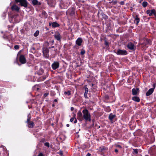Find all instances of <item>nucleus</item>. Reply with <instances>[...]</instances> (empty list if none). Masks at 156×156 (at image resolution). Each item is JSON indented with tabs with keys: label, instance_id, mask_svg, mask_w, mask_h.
<instances>
[{
	"label": "nucleus",
	"instance_id": "22",
	"mask_svg": "<svg viewBox=\"0 0 156 156\" xmlns=\"http://www.w3.org/2000/svg\"><path fill=\"white\" fill-rule=\"evenodd\" d=\"M27 123L28 124V127L29 128H33L34 126V123L32 121H30Z\"/></svg>",
	"mask_w": 156,
	"mask_h": 156
},
{
	"label": "nucleus",
	"instance_id": "59",
	"mask_svg": "<svg viewBox=\"0 0 156 156\" xmlns=\"http://www.w3.org/2000/svg\"><path fill=\"white\" fill-rule=\"evenodd\" d=\"M13 27V25H12V26H10V25H8V28L9 29L10 27Z\"/></svg>",
	"mask_w": 156,
	"mask_h": 156
},
{
	"label": "nucleus",
	"instance_id": "36",
	"mask_svg": "<svg viewBox=\"0 0 156 156\" xmlns=\"http://www.w3.org/2000/svg\"><path fill=\"white\" fill-rule=\"evenodd\" d=\"M85 53V51L83 49H82L81 50L80 54L81 55H83Z\"/></svg>",
	"mask_w": 156,
	"mask_h": 156
},
{
	"label": "nucleus",
	"instance_id": "50",
	"mask_svg": "<svg viewBox=\"0 0 156 156\" xmlns=\"http://www.w3.org/2000/svg\"><path fill=\"white\" fill-rule=\"evenodd\" d=\"M48 76H44L42 77V81H44L46 79L47 77Z\"/></svg>",
	"mask_w": 156,
	"mask_h": 156
},
{
	"label": "nucleus",
	"instance_id": "60",
	"mask_svg": "<svg viewBox=\"0 0 156 156\" xmlns=\"http://www.w3.org/2000/svg\"><path fill=\"white\" fill-rule=\"evenodd\" d=\"M74 108L73 107H71L70 108L71 111H73L74 110Z\"/></svg>",
	"mask_w": 156,
	"mask_h": 156
},
{
	"label": "nucleus",
	"instance_id": "4",
	"mask_svg": "<svg viewBox=\"0 0 156 156\" xmlns=\"http://www.w3.org/2000/svg\"><path fill=\"white\" fill-rule=\"evenodd\" d=\"M114 52L116 53L118 55H125L128 54L127 51L125 50H122L118 49L117 51H115V50L114 51Z\"/></svg>",
	"mask_w": 156,
	"mask_h": 156
},
{
	"label": "nucleus",
	"instance_id": "45",
	"mask_svg": "<svg viewBox=\"0 0 156 156\" xmlns=\"http://www.w3.org/2000/svg\"><path fill=\"white\" fill-rule=\"evenodd\" d=\"M45 141V139L44 138H41L40 140V142L42 143H44Z\"/></svg>",
	"mask_w": 156,
	"mask_h": 156
},
{
	"label": "nucleus",
	"instance_id": "1",
	"mask_svg": "<svg viewBox=\"0 0 156 156\" xmlns=\"http://www.w3.org/2000/svg\"><path fill=\"white\" fill-rule=\"evenodd\" d=\"M83 114V120L84 119L86 121L90 122L91 121V115L88 110L85 108L82 111Z\"/></svg>",
	"mask_w": 156,
	"mask_h": 156
},
{
	"label": "nucleus",
	"instance_id": "19",
	"mask_svg": "<svg viewBox=\"0 0 156 156\" xmlns=\"http://www.w3.org/2000/svg\"><path fill=\"white\" fill-rule=\"evenodd\" d=\"M11 9L12 11H15L17 12H18L20 10V8L17 5L14 4L12 6Z\"/></svg>",
	"mask_w": 156,
	"mask_h": 156
},
{
	"label": "nucleus",
	"instance_id": "34",
	"mask_svg": "<svg viewBox=\"0 0 156 156\" xmlns=\"http://www.w3.org/2000/svg\"><path fill=\"white\" fill-rule=\"evenodd\" d=\"M42 14L44 15V17L45 18H46L47 16V14L46 12L44 11H42Z\"/></svg>",
	"mask_w": 156,
	"mask_h": 156
},
{
	"label": "nucleus",
	"instance_id": "21",
	"mask_svg": "<svg viewBox=\"0 0 156 156\" xmlns=\"http://www.w3.org/2000/svg\"><path fill=\"white\" fill-rule=\"evenodd\" d=\"M154 91L153 89L150 88L146 92V96H149L153 93Z\"/></svg>",
	"mask_w": 156,
	"mask_h": 156
},
{
	"label": "nucleus",
	"instance_id": "20",
	"mask_svg": "<svg viewBox=\"0 0 156 156\" xmlns=\"http://www.w3.org/2000/svg\"><path fill=\"white\" fill-rule=\"evenodd\" d=\"M83 42V40L81 38H78L76 41V43L78 46H81Z\"/></svg>",
	"mask_w": 156,
	"mask_h": 156
},
{
	"label": "nucleus",
	"instance_id": "15",
	"mask_svg": "<svg viewBox=\"0 0 156 156\" xmlns=\"http://www.w3.org/2000/svg\"><path fill=\"white\" fill-rule=\"evenodd\" d=\"M108 150V148L105 146L100 147L99 149V151L103 153H105Z\"/></svg>",
	"mask_w": 156,
	"mask_h": 156
},
{
	"label": "nucleus",
	"instance_id": "44",
	"mask_svg": "<svg viewBox=\"0 0 156 156\" xmlns=\"http://www.w3.org/2000/svg\"><path fill=\"white\" fill-rule=\"evenodd\" d=\"M14 48L15 49L17 50L20 48V46L18 45H15L14 46Z\"/></svg>",
	"mask_w": 156,
	"mask_h": 156
},
{
	"label": "nucleus",
	"instance_id": "14",
	"mask_svg": "<svg viewBox=\"0 0 156 156\" xmlns=\"http://www.w3.org/2000/svg\"><path fill=\"white\" fill-rule=\"evenodd\" d=\"M54 37L57 40L60 41L61 40V36L58 32H56L54 35Z\"/></svg>",
	"mask_w": 156,
	"mask_h": 156
},
{
	"label": "nucleus",
	"instance_id": "5",
	"mask_svg": "<svg viewBox=\"0 0 156 156\" xmlns=\"http://www.w3.org/2000/svg\"><path fill=\"white\" fill-rule=\"evenodd\" d=\"M146 13L150 16L154 15L156 18V11L154 9L151 10H147L146 11Z\"/></svg>",
	"mask_w": 156,
	"mask_h": 156
},
{
	"label": "nucleus",
	"instance_id": "6",
	"mask_svg": "<svg viewBox=\"0 0 156 156\" xmlns=\"http://www.w3.org/2000/svg\"><path fill=\"white\" fill-rule=\"evenodd\" d=\"M127 47L129 50L132 51H135V47L134 44L132 42H130L128 43L126 45Z\"/></svg>",
	"mask_w": 156,
	"mask_h": 156
},
{
	"label": "nucleus",
	"instance_id": "24",
	"mask_svg": "<svg viewBox=\"0 0 156 156\" xmlns=\"http://www.w3.org/2000/svg\"><path fill=\"white\" fill-rule=\"evenodd\" d=\"M116 116L115 115H113L112 113H110L108 116V119L111 121H112L114 118Z\"/></svg>",
	"mask_w": 156,
	"mask_h": 156
},
{
	"label": "nucleus",
	"instance_id": "29",
	"mask_svg": "<svg viewBox=\"0 0 156 156\" xmlns=\"http://www.w3.org/2000/svg\"><path fill=\"white\" fill-rule=\"evenodd\" d=\"M59 6L61 9H66L67 8V6H64V3H61Z\"/></svg>",
	"mask_w": 156,
	"mask_h": 156
},
{
	"label": "nucleus",
	"instance_id": "61",
	"mask_svg": "<svg viewBox=\"0 0 156 156\" xmlns=\"http://www.w3.org/2000/svg\"><path fill=\"white\" fill-rule=\"evenodd\" d=\"M51 48L54 49V46H52L51 47H48V48H49V49H51Z\"/></svg>",
	"mask_w": 156,
	"mask_h": 156
},
{
	"label": "nucleus",
	"instance_id": "3",
	"mask_svg": "<svg viewBox=\"0 0 156 156\" xmlns=\"http://www.w3.org/2000/svg\"><path fill=\"white\" fill-rule=\"evenodd\" d=\"M48 46L44 47L42 48V52L44 56L46 58L49 57V50Z\"/></svg>",
	"mask_w": 156,
	"mask_h": 156
},
{
	"label": "nucleus",
	"instance_id": "9",
	"mask_svg": "<svg viewBox=\"0 0 156 156\" xmlns=\"http://www.w3.org/2000/svg\"><path fill=\"white\" fill-rule=\"evenodd\" d=\"M101 12H100L99 11L97 14V16L98 18L99 17V14H100V15L102 16V19H104L105 20H107L108 19V16L105 14L102 11H101Z\"/></svg>",
	"mask_w": 156,
	"mask_h": 156
},
{
	"label": "nucleus",
	"instance_id": "30",
	"mask_svg": "<svg viewBox=\"0 0 156 156\" xmlns=\"http://www.w3.org/2000/svg\"><path fill=\"white\" fill-rule=\"evenodd\" d=\"M105 110L107 112H109L111 111V109L109 106H107L105 108Z\"/></svg>",
	"mask_w": 156,
	"mask_h": 156
},
{
	"label": "nucleus",
	"instance_id": "27",
	"mask_svg": "<svg viewBox=\"0 0 156 156\" xmlns=\"http://www.w3.org/2000/svg\"><path fill=\"white\" fill-rule=\"evenodd\" d=\"M57 49L54 48L53 49H52L51 51V54L53 55L56 54L57 53Z\"/></svg>",
	"mask_w": 156,
	"mask_h": 156
},
{
	"label": "nucleus",
	"instance_id": "35",
	"mask_svg": "<svg viewBox=\"0 0 156 156\" xmlns=\"http://www.w3.org/2000/svg\"><path fill=\"white\" fill-rule=\"evenodd\" d=\"M113 3V5H115L117 3V1L116 0H112L111 1L108 2V4H111Z\"/></svg>",
	"mask_w": 156,
	"mask_h": 156
},
{
	"label": "nucleus",
	"instance_id": "12",
	"mask_svg": "<svg viewBox=\"0 0 156 156\" xmlns=\"http://www.w3.org/2000/svg\"><path fill=\"white\" fill-rule=\"evenodd\" d=\"M80 111H79L77 113V119L80 121L83 120V114Z\"/></svg>",
	"mask_w": 156,
	"mask_h": 156
},
{
	"label": "nucleus",
	"instance_id": "64",
	"mask_svg": "<svg viewBox=\"0 0 156 156\" xmlns=\"http://www.w3.org/2000/svg\"><path fill=\"white\" fill-rule=\"evenodd\" d=\"M66 126L67 127H69V124H67L66 125Z\"/></svg>",
	"mask_w": 156,
	"mask_h": 156
},
{
	"label": "nucleus",
	"instance_id": "41",
	"mask_svg": "<svg viewBox=\"0 0 156 156\" xmlns=\"http://www.w3.org/2000/svg\"><path fill=\"white\" fill-rule=\"evenodd\" d=\"M64 94H65L67 95H69L71 94V91L69 90L67 91H65Z\"/></svg>",
	"mask_w": 156,
	"mask_h": 156
},
{
	"label": "nucleus",
	"instance_id": "43",
	"mask_svg": "<svg viewBox=\"0 0 156 156\" xmlns=\"http://www.w3.org/2000/svg\"><path fill=\"white\" fill-rule=\"evenodd\" d=\"M115 147H118L120 149H121L122 148V147L120 145L115 144Z\"/></svg>",
	"mask_w": 156,
	"mask_h": 156
},
{
	"label": "nucleus",
	"instance_id": "32",
	"mask_svg": "<svg viewBox=\"0 0 156 156\" xmlns=\"http://www.w3.org/2000/svg\"><path fill=\"white\" fill-rule=\"evenodd\" d=\"M148 4V3L146 1H144L142 3V6L145 8L147 7Z\"/></svg>",
	"mask_w": 156,
	"mask_h": 156
},
{
	"label": "nucleus",
	"instance_id": "49",
	"mask_svg": "<svg viewBox=\"0 0 156 156\" xmlns=\"http://www.w3.org/2000/svg\"><path fill=\"white\" fill-rule=\"evenodd\" d=\"M49 94V93H45L43 95V97L44 98L47 97Z\"/></svg>",
	"mask_w": 156,
	"mask_h": 156
},
{
	"label": "nucleus",
	"instance_id": "13",
	"mask_svg": "<svg viewBox=\"0 0 156 156\" xmlns=\"http://www.w3.org/2000/svg\"><path fill=\"white\" fill-rule=\"evenodd\" d=\"M68 13H69L70 16H73L75 13V9L73 8L69 9L66 12L67 15Z\"/></svg>",
	"mask_w": 156,
	"mask_h": 156
},
{
	"label": "nucleus",
	"instance_id": "51",
	"mask_svg": "<svg viewBox=\"0 0 156 156\" xmlns=\"http://www.w3.org/2000/svg\"><path fill=\"white\" fill-rule=\"evenodd\" d=\"M37 156H45L42 153H40Z\"/></svg>",
	"mask_w": 156,
	"mask_h": 156
},
{
	"label": "nucleus",
	"instance_id": "7",
	"mask_svg": "<svg viewBox=\"0 0 156 156\" xmlns=\"http://www.w3.org/2000/svg\"><path fill=\"white\" fill-rule=\"evenodd\" d=\"M51 66L53 69L56 70L59 67V63L58 61H55L51 65Z\"/></svg>",
	"mask_w": 156,
	"mask_h": 156
},
{
	"label": "nucleus",
	"instance_id": "17",
	"mask_svg": "<svg viewBox=\"0 0 156 156\" xmlns=\"http://www.w3.org/2000/svg\"><path fill=\"white\" fill-rule=\"evenodd\" d=\"M84 89L85 90V92L84 94V97L86 99L88 98V97H87V94L88 91V89L87 87V85H85L84 86Z\"/></svg>",
	"mask_w": 156,
	"mask_h": 156
},
{
	"label": "nucleus",
	"instance_id": "2",
	"mask_svg": "<svg viewBox=\"0 0 156 156\" xmlns=\"http://www.w3.org/2000/svg\"><path fill=\"white\" fill-rule=\"evenodd\" d=\"M16 3H20V5L21 6L27 8L28 6V2L27 0H15Z\"/></svg>",
	"mask_w": 156,
	"mask_h": 156
},
{
	"label": "nucleus",
	"instance_id": "57",
	"mask_svg": "<svg viewBox=\"0 0 156 156\" xmlns=\"http://www.w3.org/2000/svg\"><path fill=\"white\" fill-rule=\"evenodd\" d=\"M91 155V154L89 153H88L86 155V156H90Z\"/></svg>",
	"mask_w": 156,
	"mask_h": 156
},
{
	"label": "nucleus",
	"instance_id": "42",
	"mask_svg": "<svg viewBox=\"0 0 156 156\" xmlns=\"http://www.w3.org/2000/svg\"><path fill=\"white\" fill-rule=\"evenodd\" d=\"M133 152L135 154H138V150L137 149H133Z\"/></svg>",
	"mask_w": 156,
	"mask_h": 156
},
{
	"label": "nucleus",
	"instance_id": "40",
	"mask_svg": "<svg viewBox=\"0 0 156 156\" xmlns=\"http://www.w3.org/2000/svg\"><path fill=\"white\" fill-rule=\"evenodd\" d=\"M50 95L51 96H54L55 95V93L54 91L51 90L50 91Z\"/></svg>",
	"mask_w": 156,
	"mask_h": 156
},
{
	"label": "nucleus",
	"instance_id": "47",
	"mask_svg": "<svg viewBox=\"0 0 156 156\" xmlns=\"http://www.w3.org/2000/svg\"><path fill=\"white\" fill-rule=\"evenodd\" d=\"M44 144L45 146H47L48 147H50L49 144L48 142L45 143H44Z\"/></svg>",
	"mask_w": 156,
	"mask_h": 156
},
{
	"label": "nucleus",
	"instance_id": "37",
	"mask_svg": "<svg viewBox=\"0 0 156 156\" xmlns=\"http://www.w3.org/2000/svg\"><path fill=\"white\" fill-rule=\"evenodd\" d=\"M106 38L105 37V43L104 44L106 46H109V43L108 42L107 40H106Z\"/></svg>",
	"mask_w": 156,
	"mask_h": 156
},
{
	"label": "nucleus",
	"instance_id": "33",
	"mask_svg": "<svg viewBox=\"0 0 156 156\" xmlns=\"http://www.w3.org/2000/svg\"><path fill=\"white\" fill-rule=\"evenodd\" d=\"M155 141V138L154 136H152L151 137L150 143L151 144L153 143Z\"/></svg>",
	"mask_w": 156,
	"mask_h": 156
},
{
	"label": "nucleus",
	"instance_id": "28",
	"mask_svg": "<svg viewBox=\"0 0 156 156\" xmlns=\"http://www.w3.org/2000/svg\"><path fill=\"white\" fill-rule=\"evenodd\" d=\"M145 41L146 42V44H151V41L150 39L146 38L145 39Z\"/></svg>",
	"mask_w": 156,
	"mask_h": 156
},
{
	"label": "nucleus",
	"instance_id": "52",
	"mask_svg": "<svg viewBox=\"0 0 156 156\" xmlns=\"http://www.w3.org/2000/svg\"><path fill=\"white\" fill-rule=\"evenodd\" d=\"M120 5H124V1H121L120 2Z\"/></svg>",
	"mask_w": 156,
	"mask_h": 156
},
{
	"label": "nucleus",
	"instance_id": "23",
	"mask_svg": "<svg viewBox=\"0 0 156 156\" xmlns=\"http://www.w3.org/2000/svg\"><path fill=\"white\" fill-rule=\"evenodd\" d=\"M47 2L48 4L50 6L52 7L53 6L54 0H45Z\"/></svg>",
	"mask_w": 156,
	"mask_h": 156
},
{
	"label": "nucleus",
	"instance_id": "18",
	"mask_svg": "<svg viewBox=\"0 0 156 156\" xmlns=\"http://www.w3.org/2000/svg\"><path fill=\"white\" fill-rule=\"evenodd\" d=\"M139 88H133L132 89V94L133 95H136L138 94V92H139Z\"/></svg>",
	"mask_w": 156,
	"mask_h": 156
},
{
	"label": "nucleus",
	"instance_id": "56",
	"mask_svg": "<svg viewBox=\"0 0 156 156\" xmlns=\"http://www.w3.org/2000/svg\"><path fill=\"white\" fill-rule=\"evenodd\" d=\"M77 122V121L76 119V118H75V120L74 121V123H76Z\"/></svg>",
	"mask_w": 156,
	"mask_h": 156
},
{
	"label": "nucleus",
	"instance_id": "25",
	"mask_svg": "<svg viewBox=\"0 0 156 156\" xmlns=\"http://www.w3.org/2000/svg\"><path fill=\"white\" fill-rule=\"evenodd\" d=\"M132 99L135 101L139 102L140 101V99L137 96H134L132 98Z\"/></svg>",
	"mask_w": 156,
	"mask_h": 156
},
{
	"label": "nucleus",
	"instance_id": "31",
	"mask_svg": "<svg viewBox=\"0 0 156 156\" xmlns=\"http://www.w3.org/2000/svg\"><path fill=\"white\" fill-rule=\"evenodd\" d=\"M37 2H38L37 0H32V4L33 5H37Z\"/></svg>",
	"mask_w": 156,
	"mask_h": 156
},
{
	"label": "nucleus",
	"instance_id": "26",
	"mask_svg": "<svg viewBox=\"0 0 156 156\" xmlns=\"http://www.w3.org/2000/svg\"><path fill=\"white\" fill-rule=\"evenodd\" d=\"M44 72V70L42 68H40L38 71L37 72V74L39 75H42Z\"/></svg>",
	"mask_w": 156,
	"mask_h": 156
},
{
	"label": "nucleus",
	"instance_id": "10",
	"mask_svg": "<svg viewBox=\"0 0 156 156\" xmlns=\"http://www.w3.org/2000/svg\"><path fill=\"white\" fill-rule=\"evenodd\" d=\"M19 60L20 62L22 64H24L26 62V58L24 55H20L19 57Z\"/></svg>",
	"mask_w": 156,
	"mask_h": 156
},
{
	"label": "nucleus",
	"instance_id": "63",
	"mask_svg": "<svg viewBox=\"0 0 156 156\" xmlns=\"http://www.w3.org/2000/svg\"><path fill=\"white\" fill-rule=\"evenodd\" d=\"M47 62H48V64L49 66H50V62H48V61Z\"/></svg>",
	"mask_w": 156,
	"mask_h": 156
},
{
	"label": "nucleus",
	"instance_id": "16",
	"mask_svg": "<svg viewBox=\"0 0 156 156\" xmlns=\"http://www.w3.org/2000/svg\"><path fill=\"white\" fill-rule=\"evenodd\" d=\"M139 16L136 15L135 17H134L133 18L134 19V23H135L136 25H138L140 21V18L138 17Z\"/></svg>",
	"mask_w": 156,
	"mask_h": 156
},
{
	"label": "nucleus",
	"instance_id": "54",
	"mask_svg": "<svg viewBox=\"0 0 156 156\" xmlns=\"http://www.w3.org/2000/svg\"><path fill=\"white\" fill-rule=\"evenodd\" d=\"M74 119V118H72L70 119V121L71 122H72L73 121Z\"/></svg>",
	"mask_w": 156,
	"mask_h": 156
},
{
	"label": "nucleus",
	"instance_id": "8",
	"mask_svg": "<svg viewBox=\"0 0 156 156\" xmlns=\"http://www.w3.org/2000/svg\"><path fill=\"white\" fill-rule=\"evenodd\" d=\"M151 156H155L156 153V147H153L151 148V149L149 151Z\"/></svg>",
	"mask_w": 156,
	"mask_h": 156
},
{
	"label": "nucleus",
	"instance_id": "11",
	"mask_svg": "<svg viewBox=\"0 0 156 156\" xmlns=\"http://www.w3.org/2000/svg\"><path fill=\"white\" fill-rule=\"evenodd\" d=\"M49 26H51L52 28H55L56 27H59L60 26V25L57 23V22H50L49 23Z\"/></svg>",
	"mask_w": 156,
	"mask_h": 156
},
{
	"label": "nucleus",
	"instance_id": "46",
	"mask_svg": "<svg viewBox=\"0 0 156 156\" xmlns=\"http://www.w3.org/2000/svg\"><path fill=\"white\" fill-rule=\"evenodd\" d=\"M109 98V96L108 95H106L105 96V98L106 100H108Z\"/></svg>",
	"mask_w": 156,
	"mask_h": 156
},
{
	"label": "nucleus",
	"instance_id": "58",
	"mask_svg": "<svg viewBox=\"0 0 156 156\" xmlns=\"http://www.w3.org/2000/svg\"><path fill=\"white\" fill-rule=\"evenodd\" d=\"M41 2H38H38L37 3V5H41Z\"/></svg>",
	"mask_w": 156,
	"mask_h": 156
},
{
	"label": "nucleus",
	"instance_id": "38",
	"mask_svg": "<svg viewBox=\"0 0 156 156\" xmlns=\"http://www.w3.org/2000/svg\"><path fill=\"white\" fill-rule=\"evenodd\" d=\"M31 119V117L30 116V114H29L27 116V121L26 122V123L28 122H30V120Z\"/></svg>",
	"mask_w": 156,
	"mask_h": 156
},
{
	"label": "nucleus",
	"instance_id": "53",
	"mask_svg": "<svg viewBox=\"0 0 156 156\" xmlns=\"http://www.w3.org/2000/svg\"><path fill=\"white\" fill-rule=\"evenodd\" d=\"M59 154L61 156L63 155V152L62 151H60L59 153Z\"/></svg>",
	"mask_w": 156,
	"mask_h": 156
},
{
	"label": "nucleus",
	"instance_id": "55",
	"mask_svg": "<svg viewBox=\"0 0 156 156\" xmlns=\"http://www.w3.org/2000/svg\"><path fill=\"white\" fill-rule=\"evenodd\" d=\"M115 152L117 154L118 152V150L117 149H115Z\"/></svg>",
	"mask_w": 156,
	"mask_h": 156
},
{
	"label": "nucleus",
	"instance_id": "62",
	"mask_svg": "<svg viewBox=\"0 0 156 156\" xmlns=\"http://www.w3.org/2000/svg\"><path fill=\"white\" fill-rule=\"evenodd\" d=\"M57 101H58V100L56 99H55L54 100V102H57Z\"/></svg>",
	"mask_w": 156,
	"mask_h": 156
},
{
	"label": "nucleus",
	"instance_id": "48",
	"mask_svg": "<svg viewBox=\"0 0 156 156\" xmlns=\"http://www.w3.org/2000/svg\"><path fill=\"white\" fill-rule=\"evenodd\" d=\"M155 87H156V83H154L153 84V88H151V89H153V90H154L155 88Z\"/></svg>",
	"mask_w": 156,
	"mask_h": 156
},
{
	"label": "nucleus",
	"instance_id": "39",
	"mask_svg": "<svg viewBox=\"0 0 156 156\" xmlns=\"http://www.w3.org/2000/svg\"><path fill=\"white\" fill-rule=\"evenodd\" d=\"M39 34V31L38 30H37L34 34V37H36Z\"/></svg>",
	"mask_w": 156,
	"mask_h": 156
}]
</instances>
